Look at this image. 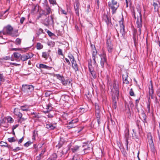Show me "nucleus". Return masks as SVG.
Listing matches in <instances>:
<instances>
[{
  "label": "nucleus",
  "instance_id": "nucleus-7",
  "mask_svg": "<svg viewBox=\"0 0 160 160\" xmlns=\"http://www.w3.org/2000/svg\"><path fill=\"white\" fill-rule=\"evenodd\" d=\"M12 28L10 25H8L4 28L3 31L2 33L3 34H8L9 35H12Z\"/></svg>",
  "mask_w": 160,
  "mask_h": 160
},
{
  "label": "nucleus",
  "instance_id": "nucleus-42",
  "mask_svg": "<svg viewBox=\"0 0 160 160\" xmlns=\"http://www.w3.org/2000/svg\"><path fill=\"white\" fill-rule=\"evenodd\" d=\"M78 122V120L77 119L72 120L71 121L69 122V123H71L73 125H76L75 123Z\"/></svg>",
  "mask_w": 160,
  "mask_h": 160
},
{
  "label": "nucleus",
  "instance_id": "nucleus-46",
  "mask_svg": "<svg viewBox=\"0 0 160 160\" xmlns=\"http://www.w3.org/2000/svg\"><path fill=\"white\" fill-rule=\"evenodd\" d=\"M25 20V18L24 17H22L20 19V23L21 24H22L23 23V22Z\"/></svg>",
  "mask_w": 160,
  "mask_h": 160
},
{
  "label": "nucleus",
  "instance_id": "nucleus-5",
  "mask_svg": "<svg viewBox=\"0 0 160 160\" xmlns=\"http://www.w3.org/2000/svg\"><path fill=\"white\" fill-rule=\"evenodd\" d=\"M14 113L19 118L18 121V122L22 123L26 119L22 117V114L20 112L19 109L18 108H15L14 109Z\"/></svg>",
  "mask_w": 160,
  "mask_h": 160
},
{
  "label": "nucleus",
  "instance_id": "nucleus-47",
  "mask_svg": "<svg viewBox=\"0 0 160 160\" xmlns=\"http://www.w3.org/2000/svg\"><path fill=\"white\" fill-rule=\"evenodd\" d=\"M47 33L48 34V35L50 36H52L54 35V34L51 32L50 31L48 30L47 32Z\"/></svg>",
  "mask_w": 160,
  "mask_h": 160
},
{
  "label": "nucleus",
  "instance_id": "nucleus-18",
  "mask_svg": "<svg viewBox=\"0 0 160 160\" xmlns=\"http://www.w3.org/2000/svg\"><path fill=\"white\" fill-rule=\"evenodd\" d=\"M39 67L40 68H44L48 70H50L52 68V67H49L42 64H39Z\"/></svg>",
  "mask_w": 160,
  "mask_h": 160
},
{
  "label": "nucleus",
  "instance_id": "nucleus-56",
  "mask_svg": "<svg viewBox=\"0 0 160 160\" xmlns=\"http://www.w3.org/2000/svg\"><path fill=\"white\" fill-rule=\"evenodd\" d=\"M67 149H64L63 150H62V153L63 154H64L66 153L67 152Z\"/></svg>",
  "mask_w": 160,
  "mask_h": 160
},
{
  "label": "nucleus",
  "instance_id": "nucleus-49",
  "mask_svg": "<svg viewBox=\"0 0 160 160\" xmlns=\"http://www.w3.org/2000/svg\"><path fill=\"white\" fill-rule=\"evenodd\" d=\"M130 94L131 96H133L134 95V92H133L132 89H131L130 91Z\"/></svg>",
  "mask_w": 160,
  "mask_h": 160
},
{
  "label": "nucleus",
  "instance_id": "nucleus-8",
  "mask_svg": "<svg viewBox=\"0 0 160 160\" xmlns=\"http://www.w3.org/2000/svg\"><path fill=\"white\" fill-rule=\"evenodd\" d=\"M112 5H111V8L112 11V13L114 14L116 13V11L119 7V4L115 0H112Z\"/></svg>",
  "mask_w": 160,
  "mask_h": 160
},
{
  "label": "nucleus",
  "instance_id": "nucleus-57",
  "mask_svg": "<svg viewBox=\"0 0 160 160\" xmlns=\"http://www.w3.org/2000/svg\"><path fill=\"white\" fill-rule=\"evenodd\" d=\"M10 64L11 65H15V66H17L18 65H20V64H17V63H10Z\"/></svg>",
  "mask_w": 160,
  "mask_h": 160
},
{
  "label": "nucleus",
  "instance_id": "nucleus-34",
  "mask_svg": "<svg viewBox=\"0 0 160 160\" xmlns=\"http://www.w3.org/2000/svg\"><path fill=\"white\" fill-rule=\"evenodd\" d=\"M0 145L1 146H5L8 147V144L7 143L3 142H0Z\"/></svg>",
  "mask_w": 160,
  "mask_h": 160
},
{
  "label": "nucleus",
  "instance_id": "nucleus-19",
  "mask_svg": "<svg viewBox=\"0 0 160 160\" xmlns=\"http://www.w3.org/2000/svg\"><path fill=\"white\" fill-rule=\"evenodd\" d=\"M55 127V125H53L51 123L47 124L46 125V128L50 130L53 129Z\"/></svg>",
  "mask_w": 160,
  "mask_h": 160
},
{
  "label": "nucleus",
  "instance_id": "nucleus-17",
  "mask_svg": "<svg viewBox=\"0 0 160 160\" xmlns=\"http://www.w3.org/2000/svg\"><path fill=\"white\" fill-rule=\"evenodd\" d=\"M148 139L149 140V143L150 144V146L152 149L154 150V145L153 144V142L152 139V138L151 135L150 136H148Z\"/></svg>",
  "mask_w": 160,
  "mask_h": 160
},
{
  "label": "nucleus",
  "instance_id": "nucleus-52",
  "mask_svg": "<svg viewBox=\"0 0 160 160\" xmlns=\"http://www.w3.org/2000/svg\"><path fill=\"white\" fill-rule=\"evenodd\" d=\"M20 150V148L19 147H17L13 149V151L15 152H16Z\"/></svg>",
  "mask_w": 160,
  "mask_h": 160
},
{
  "label": "nucleus",
  "instance_id": "nucleus-15",
  "mask_svg": "<svg viewBox=\"0 0 160 160\" xmlns=\"http://www.w3.org/2000/svg\"><path fill=\"white\" fill-rule=\"evenodd\" d=\"M72 67L75 72L78 70V66L75 60L71 62Z\"/></svg>",
  "mask_w": 160,
  "mask_h": 160
},
{
  "label": "nucleus",
  "instance_id": "nucleus-53",
  "mask_svg": "<svg viewBox=\"0 0 160 160\" xmlns=\"http://www.w3.org/2000/svg\"><path fill=\"white\" fill-rule=\"evenodd\" d=\"M106 18H107V20H106V22L107 24L108 25L109 23V21L108 18L107 16H106Z\"/></svg>",
  "mask_w": 160,
  "mask_h": 160
},
{
  "label": "nucleus",
  "instance_id": "nucleus-54",
  "mask_svg": "<svg viewBox=\"0 0 160 160\" xmlns=\"http://www.w3.org/2000/svg\"><path fill=\"white\" fill-rule=\"evenodd\" d=\"M23 140V138L22 137L18 141V144L21 143Z\"/></svg>",
  "mask_w": 160,
  "mask_h": 160
},
{
  "label": "nucleus",
  "instance_id": "nucleus-58",
  "mask_svg": "<svg viewBox=\"0 0 160 160\" xmlns=\"http://www.w3.org/2000/svg\"><path fill=\"white\" fill-rule=\"evenodd\" d=\"M42 158V157H40L39 156L37 157L36 158V159L37 160H41V159Z\"/></svg>",
  "mask_w": 160,
  "mask_h": 160
},
{
  "label": "nucleus",
  "instance_id": "nucleus-60",
  "mask_svg": "<svg viewBox=\"0 0 160 160\" xmlns=\"http://www.w3.org/2000/svg\"><path fill=\"white\" fill-rule=\"evenodd\" d=\"M44 152H45V151H42V152L41 153H40L39 155L40 157H42V155L44 153Z\"/></svg>",
  "mask_w": 160,
  "mask_h": 160
},
{
  "label": "nucleus",
  "instance_id": "nucleus-9",
  "mask_svg": "<svg viewBox=\"0 0 160 160\" xmlns=\"http://www.w3.org/2000/svg\"><path fill=\"white\" fill-rule=\"evenodd\" d=\"M32 56L33 55L32 54H29V53H27L26 54L21 55L20 59L22 61H25L28 59L32 58Z\"/></svg>",
  "mask_w": 160,
  "mask_h": 160
},
{
  "label": "nucleus",
  "instance_id": "nucleus-20",
  "mask_svg": "<svg viewBox=\"0 0 160 160\" xmlns=\"http://www.w3.org/2000/svg\"><path fill=\"white\" fill-rule=\"evenodd\" d=\"M159 2H154L153 3V6L154 7V9L155 11H158L159 8Z\"/></svg>",
  "mask_w": 160,
  "mask_h": 160
},
{
  "label": "nucleus",
  "instance_id": "nucleus-43",
  "mask_svg": "<svg viewBox=\"0 0 160 160\" xmlns=\"http://www.w3.org/2000/svg\"><path fill=\"white\" fill-rule=\"evenodd\" d=\"M32 143V142L30 141H28L24 144V146L25 147H28Z\"/></svg>",
  "mask_w": 160,
  "mask_h": 160
},
{
  "label": "nucleus",
  "instance_id": "nucleus-1",
  "mask_svg": "<svg viewBox=\"0 0 160 160\" xmlns=\"http://www.w3.org/2000/svg\"><path fill=\"white\" fill-rule=\"evenodd\" d=\"M112 92V100L114 103L113 107L115 109L116 108V100L119 96L118 84L117 82H114Z\"/></svg>",
  "mask_w": 160,
  "mask_h": 160
},
{
  "label": "nucleus",
  "instance_id": "nucleus-59",
  "mask_svg": "<svg viewBox=\"0 0 160 160\" xmlns=\"http://www.w3.org/2000/svg\"><path fill=\"white\" fill-rule=\"evenodd\" d=\"M18 124H16L14 126H13V129H15V128H16L17 127H18Z\"/></svg>",
  "mask_w": 160,
  "mask_h": 160
},
{
  "label": "nucleus",
  "instance_id": "nucleus-28",
  "mask_svg": "<svg viewBox=\"0 0 160 160\" xmlns=\"http://www.w3.org/2000/svg\"><path fill=\"white\" fill-rule=\"evenodd\" d=\"M60 78L61 80L62 84L64 85H67V80H65L63 77H62L61 76H60Z\"/></svg>",
  "mask_w": 160,
  "mask_h": 160
},
{
  "label": "nucleus",
  "instance_id": "nucleus-29",
  "mask_svg": "<svg viewBox=\"0 0 160 160\" xmlns=\"http://www.w3.org/2000/svg\"><path fill=\"white\" fill-rule=\"evenodd\" d=\"M57 155L55 153H53L51 156L50 158L51 160H55L57 158Z\"/></svg>",
  "mask_w": 160,
  "mask_h": 160
},
{
  "label": "nucleus",
  "instance_id": "nucleus-14",
  "mask_svg": "<svg viewBox=\"0 0 160 160\" xmlns=\"http://www.w3.org/2000/svg\"><path fill=\"white\" fill-rule=\"evenodd\" d=\"M79 6L80 4L79 2L78 1L76 0L74 4V8L75 11V13L78 16L79 15Z\"/></svg>",
  "mask_w": 160,
  "mask_h": 160
},
{
  "label": "nucleus",
  "instance_id": "nucleus-25",
  "mask_svg": "<svg viewBox=\"0 0 160 160\" xmlns=\"http://www.w3.org/2000/svg\"><path fill=\"white\" fill-rule=\"evenodd\" d=\"M13 55L15 58L16 59V60L18 59L19 58H20L21 54L18 52H14L13 53Z\"/></svg>",
  "mask_w": 160,
  "mask_h": 160
},
{
  "label": "nucleus",
  "instance_id": "nucleus-44",
  "mask_svg": "<svg viewBox=\"0 0 160 160\" xmlns=\"http://www.w3.org/2000/svg\"><path fill=\"white\" fill-rule=\"evenodd\" d=\"M49 1L51 4L53 5L56 4V2L55 0H49Z\"/></svg>",
  "mask_w": 160,
  "mask_h": 160
},
{
  "label": "nucleus",
  "instance_id": "nucleus-62",
  "mask_svg": "<svg viewBox=\"0 0 160 160\" xmlns=\"http://www.w3.org/2000/svg\"><path fill=\"white\" fill-rule=\"evenodd\" d=\"M97 119V121H98V124H99V123H100L99 119H100L98 118Z\"/></svg>",
  "mask_w": 160,
  "mask_h": 160
},
{
  "label": "nucleus",
  "instance_id": "nucleus-35",
  "mask_svg": "<svg viewBox=\"0 0 160 160\" xmlns=\"http://www.w3.org/2000/svg\"><path fill=\"white\" fill-rule=\"evenodd\" d=\"M149 93L150 95H152L153 93V89L152 86H151V88H149Z\"/></svg>",
  "mask_w": 160,
  "mask_h": 160
},
{
  "label": "nucleus",
  "instance_id": "nucleus-32",
  "mask_svg": "<svg viewBox=\"0 0 160 160\" xmlns=\"http://www.w3.org/2000/svg\"><path fill=\"white\" fill-rule=\"evenodd\" d=\"M126 132L125 134V137L127 141L129 135V130L128 129H127Z\"/></svg>",
  "mask_w": 160,
  "mask_h": 160
},
{
  "label": "nucleus",
  "instance_id": "nucleus-63",
  "mask_svg": "<svg viewBox=\"0 0 160 160\" xmlns=\"http://www.w3.org/2000/svg\"><path fill=\"white\" fill-rule=\"evenodd\" d=\"M20 49H18V48H14V49H13V50H14L15 51L19 50H20Z\"/></svg>",
  "mask_w": 160,
  "mask_h": 160
},
{
  "label": "nucleus",
  "instance_id": "nucleus-12",
  "mask_svg": "<svg viewBox=\"0 0 160 160\" xmlns=\"http://www.w3.org/2000/svg\"><path fill=\"white\" fill-rule=\"evenodd\" d=\"M123 19L122 18V20L119 21L120 32L122 36H123L125 33L124 26L123 24Z\"/></svg>",
  "mask_w": 160,
  "mask_h": 160
},
{
  "label": "nucleus",
  "instance_id": "nucleus-64",
  "mask_svg": "<svg viewBox=\"0 0 160 160\" xmlns=\"http://www.w3.org/2000/svg\"><path fill=\"white\" fill-rule=\"evenodd\" d=\"M50 107L49 105H48V106H47L46 108L47 109H49Z\"/></svg>",
  "mask_w": 160,
  "mask_h": 160
},
{
  "label": "nucleus",
  "instance_id": "nucleus-3",
  "mask_svg": "<svg viewBox=\"0 0 160 160\" xmlns=\"http://www.w3.org/2000/svg\"><path fill=\"white\" fill-rule=\"evenodd\" d=\"M93 53H94V52H93ZM92 56L93 57V60L92 61L91 60L90 62H88V68L89 71L91 74L92 75L93 78H95L96 77V72L92 68V65L96 66V61L95 60L96 58L94 53L92 54Z\"/></svg>",
  "mask_w": 160,
  "mask_h": 160
},
{
  "label": "nucleus",
  "instance_id": "nucleus-21",
  "mask_svg": "<svg viewBox=\"0 0 160 160\" xmlns=\"http://www.w3.org/2000/svg\"><path fill=\"white\" fill-rule=\"evenodd\" d=\"M29 108V106L27 105L22 106L20 107V109L22 111H28Z\"/></svg>",
  "mask_w": 160,
  "mask_h": 160
},
{
  "label": "nucleus",
  "instance_id": "nucleus-6",
  "mask_svg": "<svg viewBox=\"0 0 160 160\" xmlns=\"http://www.w3.org/2000/svg\"><path fill=\"white\" fill-rule=\"evenodd\" d=\"M46 10L47 11V12H45V11L44 10H42L40 12L39 15L38 16V18H41L43 15L46 16L52 12L50 8L48 6H46Z\"/></svg>",
  "mask_w": 160,
  "mask_h": 160
},
{
  "label": "nucleus",
  "instance_id": "nucleus-4",
  "mask_svg": "<svg viewBox=\"0 0 160 160\" xmlns=\"http://www.w3.org/2000/svg\"><path fill=\"white\" fill-rule=\"evenodd\" d=\"M137 21L136 23L137 27L138 29V35H140L141 34V28L142 26V15L141 11L138 10L137 13Z\"/></svg>",
  "mask_w": 160,
  "mask_h": 160
},
{
  "label": "nucleus",
  "instance_id": "nucleus-37",
  "mask_svg": "<svg viewBox=\"0 0 160 160\" xmlns=\"http://www.w3.org/2000/svg\"><path fill=\"white\" fill-rule=\"evenodd\" d=\"M58 53L59 55L63 56V57H64V56H63V54L62 53V50L61 49L59 48L58 49Z\"/></svg>",
  "mask_w": 160,
  "mask_h": 160
},
{
  "label": "nucleus",
  "instance_id": "nucleus-2",
  "mask_svg": "<svg viewBox=\"0 0 160 160\" xmlns=\"http://www.w3.org/2000/svg\"><path fill=\"white\" fill-rule=\"evenodd\" d=\"M34 89V87L32 85H23L22 88V91L27 95L31 94Z\"/></svg>",
  "mask_w": 160,
  "mask_h": 160
},
{
  "label": "nucleus",
  "instance_id": "nucleus-41",
  "mask_svg": "<svg viewBox=\"0 0 160 160\" xmlns=\"http://www.w3.org/2000/svg\"><path fill=\"white\" fill-rule=\"evenodd\" d=\"M8 140L9 142H11L15 141V140L13 137L8 138Z\"/></svg>",
  "mask_w": 160,
  "mask_h": 160
},
{
  "label": "nucleus",
  "instance_id": "nucleus-33",
  "mask_svg": "<svg viewBox=\"0 0 160 160\" xmlns=\"http://www.w3.org/2000/svg\"><path fill=\"white\" fill-rule=\"evenodd\" d=\"M110 40L108 39L107 42V48L108 49L109 52V50H110Z\"/></svg>",
  "mask_w": 160,
  "mask_h": 160
},
{
  "label": "nucleus",
  "instance_id": "nucleus-10",
  "mask_svg": "<svg viewBox=\"0 0 160 160\" xmlns=\"http://www.w3.org/2000/svg\"><path fill=\"white\" fill-rule=\"evenodd\" d=\"M53 17L54 15H52L50 17H48L47 18H46L45 20V22L46 25H48L49 24H52L53 23Z\"/></svg>",
  "mask_w": 160,
  "mask_h": 160
},
{
  "label": "nucleus",
  "instance_id": "nucleus-30",
  "mask_svg": "<svg viewBox=\"0 0 160 160\" xmlns=\"http://www.w3.org/2000/svg\"><path fill=\"white\" fill-rule=\"evenodd\" d=\"M43 45L40 43H38L37 44V48L38 49H41L43 48Z\"/></svg>",
  "mask_w": 160,
  "mask_h": 160
},
{
  "label": "nucleus",
  "instance_id": "nucleus-13",
  "mask_svg": "<svg viewBox=\"0 0 160 160\" xmlns=\"http://www.w3.org/2000/svg\"><path fill=\"white\" fill-rule=\"evenodd\" d=\"M83 144L84 145L82 146V147L84 148L83 150L85 151L84 153H88V151L86 152V151H89L90 150V149L91 148L92 145L90 143L88 144L87 143H85Z\"/></svg>",
  "mask_w": 160,
  "mask_h": 160
},
{
  "label": "nucleus",
  "instance_id": "nucleus-36",
  "mask_svg": "<svg viewBox=\"0 0 160 160\" xmlns=\"http://www.w3.org/2000/svg\"><path fill=\"white\" fill-rule=\"evenodd\" d=\"M1 59L3 60H11V58L9 57L6 56L4 57H2Z\"/></svg>",
  "mask_w": 160,
  "mask_h": 160
},
{
  "label": "nucleus",
  "instance_id": "nucleus-61",
  "mask_svg": "<svg viewBox=\"0 0 160 160\" xmlns=\"http://www.w3.org/2000/svg\"><path fill=\"white\" fill-rule=\"evenodd\" d=\"M70 83V81L68 80H67V85L69 84Z\"/></svg>",
  "mask_w": 160,
  "mask_h": 160
},
{
  "label": "nucleus",
  "instance_id": "nucleus-38",
  "mask_svg": "<svg viewBox=\"0 0 160 160\" xmlns=\"http://www.w3.org/2000/svg\"><path fill=\"white\" fill-rule=\"evenodd\" d=\"M21 42V40L19 38H17L16 40V44H20Z\"/></svg>",
  "mask_w": 160,
  "mask_h": 160
},
{
  "label": "nucleus",
  "instance_id": "nucleus-22",
  "mask_svg": "<svg viewBox=\"0 0 160 160\" xmlns=\"http://www.w3.org/2000/svg\"><path fill=\"white\" fill-rule=\"evenodd\" d=\"M79 148V147L78 146H75L73 147L71 149V150L73 152H77Z\"/></svg>",
  "mask_w": 160,
  "mask_h": 160
},
{
  "label": "nucleus",
  "instance_id": "nucleus-16",
  "mask_svg": "<svg viewBox=\"0 0 160 160\" xmlns=\"http://www.w3.org/2000/svg\"><path fill=\"white\" fill-rule=\"evenodd\" d=\"M122 78L123 83L127 84H129V81L128 80V76L127 74L123 75Z\"/></svg>",
  "mask_w": 160,
  "mask_h": 160
},
{
  "label": "nucleus",
  "instance_id": "nucleus-50",
  "mask_svg": "<svg viewBox=\"0 0 160 160\" xmlns=\"http://www.w3.org/2000/svg\"><path fill=\"white\" fill-rule=\"evenodd\" d=\"M74 160H80V159L79 157H77L75 156H74L72 158Z\"/></svg>",
  "mask_w": 160,
  "mask_h": 160
},
{
  "label": "nucleus",
  "instance_id": "nucleus-51",
  "mask_svg": "<svg viewBox=\"0 0 160 160\" xmlns=\"http://www.w3.org/2000/svg\"><path fill=\"white\" fill-rule=\"evenodd\" d=\"M61 12H62V14H65V15L67 14V12L65 10H63V9H61Z\"/></svg>",
  "mask_w": 160,
  "mask_h": 160
},
{
  "label": "nucleus",
  "instance_id": "nucleus-31",
  "mask_svg": "<svg viewBox=\"0 0 160 160\" xmlns=\"http://www.w3.org/2000/svg\"><path fill=\"white\" fill-rule=\"evenodd\" d=\"M8 122L10 123H12L13 122V119L10 116H8L7 118Z\"/></svg>",
  "mask_w": 160,
  "mask_h": 160
},
{
  "label": "nucleus",
  "instance_id": "nucleus-26",
  "mask_svg": "<svg viewBox=\"0 0 160 160\" xmlns=\"http://www.w3.org/2000/svg\"><path fill=\"white\" fill-rule=\"evenodd\" d=\"M49 56V53L47 52H43L42 57L46 59H47Z\"/></svg>",
  "mask_w": 160,
  "mask_h": 160
},
{
  "label": "nucleus",
  "instance_id": "nucleus-45",
  "mask_svg": "<svg viewBox=\"0 0 160 160\" xmlns=\"http://www.w3.org/2000/svg\"><path fill=\"white\" fill-rule=\"evenodd\" d=\"M43 33V30L42 29L40 28L39 29V32L37 33V34L38 35H39L41 33Z\"/></svg>",
  "mask_w": 160,
  "mask_h": 160
},
{
  "label": "nucleus",
  "instance_id": "nucleus-39",
  "mask_svg": "<svg viewBox=\"0 0 160 160\" xmlns=\"http://www.w3.org/2000/svg\"><path fill=\"white\" fill-rule=\"evenodd\" d=\"M76 126V125H73V124L69 123V122H68V127L69 128H71L75 127Z\"/></svg>",
  "mask_w": 160,
  "mask_h": 160
},
{
  "label": "nucleus",
  "instance_id": "nucleus-11",
  "mask_svg": "<svg viewBox=\"0 0 160 160\" xmlns=\"http://www.w3.org/2000/svg\"><path fill=\"white\" fill-rule=\"evenodd\" d=\"M101 58L100 64L103 67L105 63H106V56L105 54L103 53L99 55Z\"/></svg>",
  "mask_w": 160,
  "mask_h": 160
},
{
  "label": "nucleus",
  "instance_id": "nucleus-40",
  "mask_svg": "<svg viewBox=\"0 0 160 160\" xmlns=\"http://www.w3.org/2000/svg\"><path fill=\"white\" fill-rule=\"evenodd\" d=\"M38 6L37 5H35L34 6V7L32 9V11H38Z\"/></svg>",
  "mask_w": 160,
  "mask_h": 160
},
{
  "label": "nucleus",
  "instance_id": "nucleus-27",
  "mask_svg": "<svg viewBox=\"0 0 160 160\" xmlns=\"http://www.w3.org/2000/svg\"><path fill=\"white\" fill-rule=\"evenodd\" d=\"M68 57L70 59V60L71 62L75 60L74 57L71 54H68Z\"/></svg>",
  "mask_w": 160,
  "mask_h": 160
},
{
  "label": "nucleus",
  "instance_id": "nucleus-23",
  "mask_svg": "<svg viewBox=\"0 0 160 160\" xmlns=\"http://www.w3.org/2000/svg\"><path fill=\"white\" fill-rule=\"evenodd\" d=\"M2 32L1 31L0 32V44H3L6 43V42L5 41V39L3 38L2 36Z\"/></svg>",
  "mask_w": 160,
  "mask_h": 160
},
{
  "label": "nucleus",
  "instance_id": "nucleus-48",
  "mask_svg": "<svg viewBox=\"0 0 160 160\" xmlns=\"http://www.w3.org/2000/svg\"><path fill=\"white\" fill-rule=\"evenodd\" d=\"M95 107L96 111H97L98 110V111H100V108H99V106L98 105L96 104Z\"/></svg>",
  "mask_w": 160,
  "mask_h": 160
},
{
  "label": "nucleus",
  "instance_id": "nucleus-55",
  "mask_svg": "<svg viewBox=\"0 0 160 160\" xmlns=\"http://www.w3.org/2000/svg\"><path fill=\"white\" fill-rule=\"evenodd\" d=\"M65 60L66 61V62L68 63V65H70V62L69 61V60L67 58H65Z\"/></svg>",
  "mask_w": 160,
  "mask_h": 160
},
{
  "label": "nucleus",
  "instance_id": "nucleus-24",
  "mask_svg": "<svg viewBox=\"0 0 160 160\" xmlns=\"http://www.w3.org/2000/svg\"><path fill=\"white\" fill-rule=\"evenodd\" d=\"M101 115L100 111H98V110L96 111V116L97 119H100L101 117Z\"/></svg>",
  "mask_w": 160,
  "mask_h": 160
}]
</instances>
